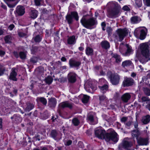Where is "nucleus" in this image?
<instances>
[{"label": "nucleus", "mask_w": 150, "mask_h": 150, "mask_svg": "<svg viewBox=\"0 0 150 150\" xmlns=\"http://www.w3.org/2000/svg\"><path fill=\"white\" fill-rule=\"evenodd\" d=\"M110 130V132L106 133L104 130L99 127L95 131V133L96 136L99 138L105 139L108 142L112 141L116 143L118 140V135L113 130L111 129Z\"/></svg>", "instance_id": "obj_1"}, {"label": "nucleus", "mask_w": 150, "mask_h": 150, "mask_svg": "<svg viewBox=\"0 0 150 150\" xmlns=\"http://www.w3.org/2000/svg\"><path fill=\"white\" fill-rule=\"evenodd\" d=\"M81 22L83 26L89 29H91L93 26L96 27L98 23L96 18H87L85 16L82 17Z\"/></svg>", "instance_id": "obj_2"}, {"label": "nucleus", "mask_w": 150, "mask_h": 150, "mask_svg": "<svg viewBox=\"0 0 150 150\" xmlns=\"http://www.w3.org/2000/svg\"><path fill=\"white\" fill-rule=\"evenodd\" d=\"M111 11L109 13V17L111 18L118 17L121 7L117 2H112L110 3Z\"/></svg>", "instance_id": "obj_3"}, {"label": "nucleus", "mask_w": 150, "mask_h": 150, "mask_svg": "<svg viewBox=\"0 0 150 150\" xmlns=\"http://www.w3.org/2000/svg\"><path fill=\"white\" fill-rule=\"evenodd\" d=\"M119 51L123 55L125 56L129 55L132 51L131 46H129L128 44L124 45L122 43L120 45Z\"/></svg>", "instance_id": "obj_4"}, {"label": "nucleus", "mask_w": 150, "mask_h": 150, "mask_svg": "<svg viewBox=\"0 0 150 150\" xmlns=\"http://www.w3.org/2000/svg\"><path fill=\"white\" fill-rule=\"evenodd\" d=\"M128 34L127 31L124 29H118L113 34L114 38L119 41H122Z\"/></svg>", "instance_id": "obj_5"}, {"label": "nucleus", "mask_w": 150, "mask_h": 150, "mask_svg": "<svg viewBox=\"0 0 150 150\" xmlns=\"http://www.w3.org/2000/svg\"><path fill=\"white\" fill-rule=\"evenodd\" d=\"M146 31V29L145 28H138L134 30V35L137 38H139L142 40L145 38Z\"/></svg>", "instance_id": "obj_6"}, {"label": "nucleus", "mask_w": 150, "mask_h": 150, "mask_svg": "<svg viewBox=\"0 0 150 150\" xmlns=\"http://www.w3.org/2000/svg\"><path fill=\"white\" fill-rule=\"evenodd\" d=\"M140 48L141 53L143 56L144 61H148L149 58V50L148 45L145 43H142L140 45Z\"/></svg>", "instance_id": "obj_7"}, {"label": "nucleus", "mask_w": 150, "mask_h": 150, "mask_svg": "<svg viewBox=\"0 0 150 150\" xmlns=\"http://www.w3.org/2000/svg\"><path fill=\"white\" fill-rule=\"evenodd\" d=\"M108 74V77L110 79V82L113 85L118 84L120 80V76L117 74Z\"/></svg>", "instance_id": "obj_8"}, {"label": "nucleus", "mask_w": 150, "mask_h": 150, "mask_svg": "<svg viewBox=\"0 0 150 150\" xmlns=\"http://www.w3.org/2000/svg\"><path fill=\"white\" fill-rule=\"evenodd\" d=\"M132 145V142L127 140V138H125L122 141V143L119 145V149H121L122 148L129 150V148Z\"/></svg>", "instance_id": "obj_9"}, {"label": "nucleus", "mask_w": 150, "mask_h": 150, "mask_svg": "<svg viewBox=\"0 0 150 150\" xmlns=\"http://www.w3.org/2000/svg\"><path fill=\"white\" fill-rule=\"evenodd\" d=\"M73 18H74L76 21L79 20V16L77 12L73 11L71 13V14L67 15L66 16V19L69 24H71L73 21Z\"/></svg>", "instance_id": "obj_10"}, {"label": "nucleus", "mask_w": 150, "mask_h": 150, "mask_svg": "<svg viewBox=\"0 0 150 150\" xmlns=\"http://www.w3.org/2000/svg\"><path fill=\"white\" fill-rule=\"evenodd\" d=\"M25 8L24 6L19 5L17 6L16 10L14 11L15 14L17 16H21L25 13Z\"/></svg>", "instance_id": "obj_11"}, {"label": "nucleus", "mask_w": 150, "mask_h": 150, "mask_svg": "<svg viewBox=\"0 0 150 150\" xmlns=\"http://www.w3.org/2000/svg\"><path fill=\"white\" fill-rule=\"evenodd\" d=\"M134 83V80L132 79L125 77L122 82V85L124 87L129 86L132 85Z\"/></svg>", "instance_id": "obj_12"}, {"label": "nucleus", "mask_w": 150, "mask_h": 150, "mask_svg": "<svg viewBox=\"0 0 150 150\" xmlns=\"http://www.w3.org/2000/svg\"><path fill=\"white\" fill-rule=\"evenodd\" d=\"M137 139L139 146L146 145L148 144L149 141L147 138H143L140 137L137 138Z\"/></svg>", "instance_id": "obj_13"}, {"label": "nucleus", "mask_w": 150, "mask_h": 150, "mask_svg": "<svg viewBox=\"0 0 150 150\" xmlns=\"http://www.w3.org/2000/svg\"><path fill=\"white\" fill-rule=\"evenodd\" d=\"M69 64L70 67L77 68L78 69L79 66L81 64V62L72 59H70L69 61Z\"/></svg>", "instance_id": "obj_14"}, {"label": "nucleus", "mask_w": 150, "mask_h": 150, "mask_svg": "<svg viewBox=\"0 0 150 150\" xmlns=\"http://www.w3.org/2000/svg\"><path fill=\"white\" fill-rule=\"evenodd\" d=\"M112 57L111 60L113 62L118 63H120L122 60V59L120 55L117 54H112Z\"/></svg>", "instance_id": "obj_15"}, {"label": "nucleus", "mask_w": 150, "mask_h": 150, "mask_svg": "<svg viewBox=\"0 0 150 150\" xmlns=\"http://www.w3.org/2000/svg\"><path fill=\"white\" fill-rule=\"evenodd\" d=\"M76 74L73 72H70L68 75V78L69 81L71 83H74L76 80Z\"/></svg>", "instance_id": "obj_16"}, {"label": "nucleus", "mask_w": 150, "mask_h": 150, "mask_svg": "<svg viewBox=\"0 0 150 150\" xmlns=\"http://www.w3.org/2000/svg\"><path fill=\"white\" fill-rule=\"evenodd\" d=\"M16 68H13L11 69V71L9 76V79L13 81H16L17 79L16 78L17 74L16 71Z\"/></svg>", "instance_id": "obj_17"}, {"label": "nucleus", "mask_w": 150, "mask_h": 150, "mask_svg": "<svg viewBox=\"0 0 150 150\" xmlns=\"http://www.w3.org/2000/svg\"><path fill=\"white\" fill-rule=\"evenodd\" d=\"M11 119H13V121L16 123H20L22 120V118L20 115L18 114H15L11 117Z\"/></svg>", "instance_id": "obj_18"}, {"label": "nucleus", "mask_w": 150, "mask_h": 150, "mask_svg": "<svg viewBox=\"0 0 150 150\" xmlns=\"http://www.w3.org/2000/svg\"><path fill=\"white\" fill-rule=\"evenodd\" d=\"M59 106L60 107L62 108H68L69 109H71L73 107V104L68 101H66L59 104Z\"/></svg>", "instance_id": "obj_19"}, {"label": "nucleus", "mask_w": 150, "mask_h": 150, "mask_svg": "<svg viewBox=\"0 0 150 150\" xmlns=\"http://www.w3.org/2000/svg\"><path fill=\"white\" fill-rule=\"evenodd\" d=\"M131 98V95L129 93H126L124 94L121 97V99L124 103H127Z\"/></svg>", "instance_id": "obj_20"}, {"label": "nucleus", "mask_w": 150, "mask_h": 150, "mask_svg": "<svg viewBox=\"0 0 150 150\" xmlns=\"http://www.w3.org/2000/svg\"><path fill=\"white\" fill-rule=\"evenodd\" d=\"M57 103V100L54 98H52L48 99V104L50 107L54 108Z\"/></svg>", "instance_id": "obj_21"}, {"label": "nucleus", "mask_w": 150, "mask_h": 150, "mask_svg": "<svg viewBox=\"0 0 150 150\" xmlns=\"http://www.w3.org/2000/svg\"><path fill=\"white\" fill-rule=\"evenodd\" d=\"M85 88L87 91L93 93L94 91L96 90L97 88L95 85L91 83L90 85H89L88 87H85Z\"/></svg>", "instance_id": "obj_22"}, {"label": "nucleus", "mask_w": 150, "mask_h": 150, "mask_svg": "<svg viewBox=\"0 0 150 150\" xmlns=\"http://www.w3.org/2000/svg\"><path fill=\"white\" fill-rule=\"evenodd\" d=\"M50 137L55 140H57L59 138V134L57 131L55 130H52L51 131L50 134Z\"/></svg>", "instance_id": "obj_23"}, {"label": "nucleus", "mask_w": 150, "mask_h": 150, "mask_svg": "<svg viewBox=\"0 0 150 150\" xmlns=\"http://www.w3.org/2000/svg\"><path fill=\"white\" fill-rule=\"evenodd\" d=\"M150 121V116L149 115L143 116L141 120V122L144 125L148 124Z\"/></svg>", "instance_id": "obj_24"}, {"label": "nucleus", "mask_w": 150, "mask_h": 150, "mask_svg": "<svg viewBox=\"0 0 150 150\" xmlns=\"http://www.w3.org/2000/svg\"><path fill=\"white\" fill-rule=\"evenodd\" d=\"M130 20L131 23L133 24L138 23L141 21L140 18L137 16L132 17Z\"/></svg>", "instance_id": "obj_25"}, {"label": "nucleus", "mask_w": 150, "mask_h": 150, "mask_svg": "<svg viewBox=\"0 0 150 150\" xmlns=\"http://www.w3.org/2000/svg\"><path fill=\"white\" fill-rule=\"evenodd\" d=\"M101 45L102 47L105 49H107L110 47L109 43L106 40L102 41L101 42Z\"/></svg>", "instance_id": "obj_26"}, {"label": "nucleus", "mask_w": 150, "mask_h": 150, "mask_svg": "<svg viewBox=\"0 0 150 150\" xmlns=\"http://www.w3.org/2000/svg\"><path fill=\"white\" fill-rule=\"evenodd\" d=\"M30 11V15L31 18L33 19L36 18L38 15V11L34 9H31Z\"/></svg>", "instance_id": "obj_27"}, {"label": "nucleus", "mask_w": 150, "mask_h": 150, "mask_svg": "<svg viewBox=\"0 0 150 150\" xmlns=\"http://www.w3.org/2000/svg\"><path fill=\"white\" fill-rule=\"evenodd\" d=\"M131 134L133 137H136L137 139L140 135V133L139 129H136L132 131Z\"/></svg>", "instance_id": "obj_28"}, {"label": "nucleus", "mask_w": 150, "mask_h": 150, "mask_svg": "<svg viewBox=\"0 0 150 150\" xmlns=\"http://www.w3.org/2000/svg\"><path fill=\"white\" fill-rule=\"evenodd\" d=\"M67 43L70 45L74 44L75 43V36L73 35L69 37L67 39Z\"/></svg>", "instance_id": "obj_29"}, {"label": "nucleus", "mask_w": 150, "mask_h": 150, "mask_svg": "<svg viewBox=\"0 0 150 150\" xmlns=\"http://www.w3.org/2000/svg\"><path fill=\"white\" fill-rule=\"evenodd\" d=\"M27 106L25 110L27 111H29L32 110L34 107V105L33 103H26Z\"/></svg>", "instance_id": "obj_30"}, {"label": "nucleus", "mask_w": 150, "mask_h": 150, "mask_svg": "<svg viewBox=\"0 0 150 150\" xmlns=\"http://www.w3.org/2000/svg\"><path fill=\"white\" fill-rule=\"evenodd\" d=\"M86 53L88 56L92 55L93 54V50L91 47H87L86 50Z\"/></svg>", "instance_id": "obj_31"}, {"label": "nucleus", "mask_w": 150, "mask_h": 150, "mask_svg": "<svg viewBox=\"0 0 150 150\" xmlns=\"http://www.w3.org/2000/svg\"><path fill=\"white\" fill-rule=\"evenodd\" d=\"M132 62L130 60H127L123 62L122 65L123 67H125L130 66Z\"/></svg>", "instance_id": "obj_32"}, {"label": "nucleus", "mask_w": 150, "mask_h": 150, "mask_svg": "<svg viewBox=\"0 0 150 150\" xmlns=\"http://www.w3.org/2000/svg\"><path fill=\"white\" fill-rule=\"evenodd\" d=\"M100 91L103 93H105L108 90V86L107 85H104L102 86H99Z\"/></svg>", "instance_id": "obj_33"}, {"label": "nucleus", "mask_w": 150, "mask_h": 150, "mask_svg": "<svg viewBox=\"0 0 150 150\" xmlns=\"http://www.w3.org/2000/svg\"><path fill=\"white\" fill-rule=\"evenodd\" d=\"M42 37L39 35L36 36L33 38L32 40L36 43L40 42L42 40Z\"/></svg>", "instance_id": "obj_34"}, {"label": "nucleus", "mask_w": 150, "mask_h": 150, "mask_svg": "<svg viewBox=\"0 0 150 150\" xmlns=\"http://www.w3.org/2000/svg\"><path fill=\"white\" fill-rule=\"evenodd\" d=\"M37 99L43 105H46L47 103V100L43 97H38Z\"/></svg>", "instance_id": "obj_35"}, {"label": "nucleus", "mask_w": 150, "mask_h": 150, "mask_svg": "<svg viewBox=\"0 0 150 150\" xmlns=\"http://www.w3.org/2000/svg\"><path fill=\"white\" fill-rule=\"evenodd\" d=\"M89 97L87 95H83L81 98L82 102L84 103H87L89 99Z\"/></svg>", "instance_id": "obj_36"}, {"label": "nucleus", "mask_w": 150, "mask_h": 150, "mask_svg": "<svg viewBox=\"0 0 150 150\" xmlns=\"http://www.w3.org/2000/svg\"><path fill=\"white\" fill-rule=\"evenodd\" d=\"M45 80L47 83L50 84L52 82L53 79L51 76H48L45 79Z\"/></svg>", "instance_id": "obj_37"}, {"label": "nucleus", "mask_w": 150, "mask_h": 150, "mask_svg": "<svg viewBox=\"0 0 150 150\" xmlns=\"http://www.w3.org/2000/svg\"><path fill=\"white\" fill-rule=\"evenodd\" d=\"M4 40L6 43H10L12 40L11 37L9 35H6L4 38Z\"/></svg>", "instance_id": "obj_38"}, {"label": "nucleus", "mask_w": 150, "mask_h": 150, "mask_svg": "<svg viewBox=\"0 0 150 150\" xmlns=\"http://www.w3.org/2000/svg\"><path fill=\"white\" fill-rule=\"evenodd\" d=\"M72 123L74 126H77L79 124L80 122L77 118H74L72 120Z\"/></svg>", "instance_id": "obj_39"}, {"label": "nucleus", "mask_w": 150, "mask_h": 150, "mask_svg": "<svg viewBox=\"0 0 150 150\" xmlns=\"http://www.w3.org/2000/svg\"><path fill=\"white\" fill-rule=\"evenodd\" d=\"M143 91L144 93L146 95L149 96L150 95V89L147 88H143Z\"/></svg>", "instance_id": "obj_40"}, {"label": "nucleus", "mask_w": 150, "mask_h": 150, "mask_svg": "<svg viewBox=\"0 0 150 150\" xmlns=\"http://www.w3.org/2000/svg\"><path fill=\"white\" fill-rule=\"evenodd\" d=\"M135 3L138 7H140L142 5V0H136Z\"/></svg>", "instance_id": "obj_41"}, {"label": "nucleus", "mask_w": 150, "mask_h": 150, "mask_svg": "<svg viewBox=\"0 0 150 150\" xmlns=\"http://www.w3.org/2000/svg\"><path fill=\"white\" fill-rule=\"evenodd\" d=\"M5 71V69L3 66L0 64V76L2 75Z\"/></svg>", "instance_id": "obj_42"}, {"label": "nucleus", "mask_w": 150, "mask_h": 150, "mask_svg": "<svg viewBox=\"0 0 150 150\" xmlns=\"http://www.w3.org/2000/svg\"><path fill=\"white\" fill-rule=\"evenodd\" d=\"M88 118L89 121L92 123L94 120V116L92 114H90V115L88 117Z\"/></svg>", "instance_id": "obj_43"}, {"label": "nucleus", "mask_w": 150, "mask_h": 150, "mask_svg": "<svg viewBox=\"0 0 150 150\" xmlns=\"http://www.w3.org/2000/svg\"><path fill=\"white\" fill-rule=\"evenodd\" d=\"M19 56L22 59H25L26 57V55L23 52H21L19 53Z\"/></svg>", "instance_id": "obj_44"}, {"label": "nucleus", "mask_w": 150, "mask_h": 150, "mask_svg": "<svg viewBox=\"0 0 150 150\" xmlns=\"http://www.w3.org/2000/svg\"><path fill=\"white\" fill-rule=\"evenodd\" d=\"M72 141L71 140H68L64 142V144L66 146H69L71 144Z\"/></svg>", "instance_id": "obj_45"}, {"label": "nucleus", "mask_w": 150, "mask_h": 150, "mask_svg": "<svg viewBox=\"0 0 150 150\" xmlns=\"http://www.w3.org/2000/svg\"><path fill=\"white\" fill-rule=\"evenodd\" d=\"M42 0H35V4L36 6H39L40 5L41 2Z\"/></svg>", "instance_id": "obj_46"}, {"label": "nucleus", "mask_w": 150, "mask_h": 150, "mask_svg": "<svg viewBox=\"0 0 150 150\" xmlns=\"http://www.w3.org/2000/svg\"><path fill=\"white\" fill-rule=\"evenodd\" d=\"M112 31V29L110 27H108L106 29V31L107 32L108 35H110L111 34Z\"/></svg>", "instance_id": "obj_47"}, {"label": "nucleus", "mask_w": 150, "mask_h": 150, "mask_svg": "<svg viewBox=\"0 0 150 150\" xmlns=\"http://www.w3.org/2000/svg\"><path fill=\"white\" fill-rule=\"evenodd\" d=\"M145 4L147 6H150V0H144Z\"/></svg>", "instance_id": "obj_48"}, {"label": "nucleus", "mask_w": 150, "mask_h": 150, "mask_svg": "<svg viewBox=\"0 0 150 150\" xmlns=\"http://www.w3.org/2000/svg\"><path fill=\"white\" fill-rule=\"evenodd\" d=\"M127 117H123L121 119V121L122 122L125 123L127 120Z\"/></svg>", "instance_id": "obj_49"}, {"label": "nucleus", "mask_w": 150, "mask_h": 150, "mask_svg": "<svg viewBox=\"0 0 150 150\" xmlns=\"http://www.w3.org/2000/svg\"><path fill=\"white\" fill-rule=\"evenodd\" d=\"M106 98V97L105 96H99V99L100 101H102L105 100Z\"/></svg>", "instance_id": "obj_50"}, {"label": "nucleus", "mask_w": 150, "mask_h": 150, "mask_svg": "<svg viewBox=\"0 0 150 150\" xmlns=\"http://www.w3.org/2000/svg\"><path fill=\"white\" fill-rule=\"evenodd\" d=\"M7 4L8 7L10 8H13L16 5V3H14L13 4H9L7 3Z\"/></svg>", "instance_id": "obj_51"}, {"label": "nucleus", "mask_w": 150, "mask_h": 150, "mask_svg": "<svg viewBox=\"0 0 150 150\" xmlns=\"http://www.w3.org/2000/svg\"><path fill=\"white\" fill-rule=\"evenodd\" d=\"M142 102H146L149 100L148 98L145 96L142 97L141 98Z\"/></svg>", "instance_id": "obj_52"}, {"label": "nucleus", "mask_w": 150, "mask_h": 150, "mask_svg": "<svg viewBox=\"0 0 150 150\" xmlns=\"http://www.w3.org/2000/svg\"><path fill=\"white\" fill-rule=\"evenodd\" d=\"M134 128L136 129H139L138 128V122L137 121H136L134 123Z\"/></svg>", "instance_id": "obj_53"}, {"label": "nucleus", "mask_w": 150, "mask_h": 150, "mask_svg": "<svg viewBox=\"0 0 150 150\" xmlns=\"http://www.w3.org/2000/svg\"><path fill=\"white\" fill-rule=\"evenodd\" d=\"M122 9L124 11H128L130 10L129 8L127 6H124L122 8Z\"/></svg>", "instance_id": "obj_54"}, {"label": "nucleus", "mask_w": 150, "mask_h": 150, "mask_svg": "<svg viewBox=\"0 0 150 150\" xmlns=\"http://www.w3.org/2000/svg\"><path fill=\"white\" fill-rule=\"evenodd\" d=\"M132 121H128L125 124L128 127L130 126L132 124Z\"/></svg>", "instance_id": "obj_55"}, {"label": "nucleus", "mask_w": 150, "mask_h": 150, "mask_svg": "<svg viewBox=\"0 0 150 150\" xmlns=\"http://www.w3.org/2000/svg\"><path fill=\"white\" fill-rule=\"evenodd\" d=\"M14 25L13 24H11L9 25L8 27V28L10 30H12L14 27Z\"/></svg>", "instance_id": "obj_56"}, {"label": "nucleus", "mask_w": 150, "mask_h": 150, "mask_svg": "<svg viewBox=\"0 0 150 150\" xmlns=\"http://www.w3.org/2000/svg\"><path fill=\"white\" fill-rule=\"evenodd\" d=\"M30 61L32 62H33V63H35L37 62L36 59L35 57H33V58H32L30 59Z\"/></svg>", "instance_id": "obj_57"}, {"label": "nucleus", "mask_w": 150, "mask_h": 150, "mask_svg": "<svg viewBox=\"0 0 150 150\" xmlns=\"http://www.w3.org/2000/svg\"><path fill=\"white\" fill-rule=\"evenodd\" d=\"M5 53L4 51L0 50V56L1 57H3L4 56Z\"/></svg>", "instance_id": "obj_58"}, {"label": "nucleus", "mask_w": 150, "mask_h": 150, "mask_svg": "<svg viewBox=\"0 0 150 150\" xmlns=\"http://www.w3.org/2000/svg\"><path fill=\"white\" fill-rule=\"evenodd\" d=\"M2 119L0 118V128L1 129L2 126Z\"/></svg>", "instance_id": "obj_59"}, {"label": "nucleus", "mask_w": 150, "mask_h": 150, "mask_svg": "<svg viewBox=\"0 0 150 150\" xmlns=\"http://www.w3.org/2000/svg\"><path fill=\"white\" fill-rule=\"evenodd\" d=\"M13 54L16 57V58H18V54L17 52H13Z\"/></svg>", "instance_id": "obj_60"}, {"label": "nucleus", "mask_w": 150, "mask_h": 150, "mask_svg": "<svg viewBox=\"0 0 150 150\" xmlns=\"http://www.w3.org/2000/svg\"><path fill=\"white\" fill-rule=\"evenodd\" d=\"M61 60L63 62H66L67 60V59L64 57H63L61 58Z\"/></svg>", "instance_id": "obj_61"}, {"label": "nucleus", "mask_w": 150, "mask_h": 150, "mask_svg": "<svg viewBox=\"0 0 150 150\" xmlns=\"http://www.w3.org/2000/svg\"><path fill=\"white\" fill-rule=\"evenodd\" d=\"M1 7L3 9H4L5 10H7V8L6 6V5H4V4H2L1 6Z\"/></svg>", "instance_id": "obj_62"}, {"label": "nucleus", "mask_w": 150, "mask_h": 150, "mask_svg": "<svg viewBox=\"0 0 150 150\" xmlns=\"http://www.w3.org/2000/svg\"><path fill=\"white\" fill-rule=\"evenodd\" d=\"M4 33V30L0 28V35H3Z\"/></svg>", "instance_id": "obj_63"}, {"label": "nucleus", "mask_w": 150, "mask_h": 150, "mask_svg": "<svg viewBox=\"0 0 150 150\" xmlns=\"http://www.w3.org/2000/svg\"><path fill=\"white\" fill-rule=\"evenodd\" d=\"M146 108L150 110V102L148 104L146 105Z\"/></svg>", "instance_id": "obj_64"}]
</instances>
